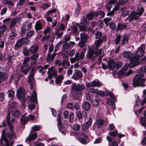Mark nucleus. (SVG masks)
Instances as JSON below:
<instances>
[{
  "label": "nucleus",
  "instance_id": "f257e3e1",
  "mask_svg": "<svg viewBox=\"0 0 146 146\" xmlns=\"http://www.w3.org/2000/svg\"><path fill=\"white\" fill-rule=\"evenodd\" d=\"M71 92L73 94H76L80 95L83 93L85 86L83 84H78L77 85L76 83H73L71 86Z\"/></svg>",
  "mask_w": 146,
  "mask_h": 146
},
{
  "label": "nucleus",
  "instance_id": "f03ea898",
  "mask_svg": "<svg viewBox=\"0 0 146 146\" xmlns=\"http://www.w3.org/2000/svg\"><path fill=\"white\" fill-rule=\"evenodd\" d=\"M144 76V75L143 73L139 74L135 76L133 80L132 83V85L134 87L144 86L145 80L142 78Z\"/></svg>",
  "mask_w": 146,
  "mask_h": 146
},
{
  "label": "nucleus",
  "instance_id": "7ed1b4c3",
  "mask_svg": "<svg viewBox=\"0 0 146 146\" xmlns=\"http://www.w3.org/2000/svg\"><path fill=\"white\" fill-rule=\"evenodd\" d=\"M94 50L92 48H89L88 50L86 56L88 59L94 60L96 58L100 55L102 53V49H99Z\"/></svg>",
  "mask_w": 146,
  "mask_h": 146
},
{
  "label": "nucleus",
  "instance_id": "20e7f679",
  "mask_svg": "<svg viewBox=\"0 0 146 146\" xmlns=\"http://www.w3.org/2000/svg\"><path fill=\"white\" fill-rule=\"evenodd\" d=\"M145 44L141 45L138 48L137 50L135 53V56H134L135 58H137L138 62L140 63L139 61V58L143 56L145 52Z\"/></svg>",
  "mask_w": 146,
  "mask_h": 146
},
{
  "label": "nucleus",
  "instance_id": "39448f33",
  "mask_svg": "<svg viewBox=\"0 0 146 146\" xmlns=\"http://www.w3.org/2000/svg\"><path fill=\"white\" fill-rule=\"evenodd\" d=\"M31 104L28 105V107L29 109L31 110H33L35 108V106L33 103L37 104L38 102L37 99V93L35 91L33 92L32 96L30 99Z\"/></svg>",
  "mask_w": 146,
  "mask_h": 146
},
{
  "label": "nucleus",
  "instance_id": "423d86ee",
  "mask_svg": "<svg viewBox=\"0 0 146 146\" xmlns=\"http://www.w3.org/2000/svg\"><path fill=\"white\" fill-rule=\"evenodd\" d=\"M84 52L82 51L80 54L79 52H76L75 57L74 58H70V62L72 63H74L76 61H78L80 59L82 60L85 57Z\"/></svg>",
  "mask_w": 146,
  "mask_h": 146
},
{
  "label": "nucleus",
  "instance_id": "0eeeda50",
  "mask_svg": "<svg viewBox=\"0 0 146 146\" xmlns=\"http://www.w3.org/2000/svg\"><path fill=\"white\" fill-rule=\"evenodd\" d=\"M65 28V26L63 23H62L59 25L58 28L55 31V33L57 38H60L62 36L63 34V31Z\"/></svg>",
  "mask_w": 146,
  "mask_h": 146
},
{
  "label": "nucleus",
  "instance_id": "6e6552de",
  "mask_svg": "<svg viewBox=\"0 0 146 146\" xmlns=\"http://www.w3.org/2000/svg\"><path fill=\"white\" fill-rule=\"evenodd\" d=\"M123 55L125 58L129 59L130 63H131V60H133L134 62L137 61L139 63V64H140V62L138 61L137 58H135L134 56H133V54L131 52L124 51L123 52Z\"/></svg>",
  "mask_w": 146,
  "mask_h": 146
},
{
  "label": "nucleus",
  "instance_id": "1a4fd4ad",
  "mask_svg": "<svg viewBox=\"0 0 146 146\" xmlns=\"http://www.w3.org/2000/svg\"><path fill=\"white\" fill-rule=\"evenodd\" d=\"M1 144L3 146H9V141L6 137L5 134V130L2 131L1 139L0 141Z\"/></svg>",
  "mask_w": 146,
  "mask_h": 146
},
{
  "label": "nucleus",
  "instance_id": "9d476101",
  "mask_svg": "<svg viewBox=\"0 0 146 146\" xmlns=\"http://www.w3.org/2000/svg\"><path fill=\"white\" fill-rule=\"evenodd\" d=\"M139 16L134 11H132L130 15H129L128 17L126 18L129 21V22H131L134 20H136L139 18Z\"/></svg>",
  "mask_w": 146,
  "mask_h": 146
},
{
  "label": "nucleus",
  "instance_id": "9b49d317",
  "mask_svg": "<svg viewBox=\"0 0 146 146\" xmlns=\"http://www.w3.org/2000/svg\"><path fill=\"white\" fill-rule=\"evenodd\" d=\"M138 65H139V63L137 62H134L133 60H131V63H130L129 64H126L121 69L126 72V70H127L128 67L132 68Z\"/></svg>",
  "mask_w": 146,
  "mask_h": 146
},
{
  "label": "nucleus",
  "instance_id": "f8f14e48",
  "mask_svg": "<svg viewBox=\"0 0 146 146\" xmlns=\"http://www.w3.org/2000/svg\"><path fill=\"white\" fill-rule=\"evenodd\" d=\"M83 76V74L80 70H75L72 76V78L75 80H77L78 79Z\"/></svg>",
  "mask_w": 146,
  "mask_h": 146
},
{
  "label": "nucleus",
  "instance_id": "ddd939ff",
  "mask_svg": "<svg viewBox=\"0 0 146 146\" xmlns=\"http://www.w3.org/2000/svg\"><path fill=\"white\" fill-rule=\"evenodd\" d=\"M27 42V39L25 38H22L19 40L15 44V48L16 49H18L21 45L23 44H26Z\"/></svg>",
  "mask_w": 146,
  "mask_h": 146
},
{
  "label": "nucleus",
  "instance_id": "4468645a",
  "mask_svg": "<svg viewBox=\"0 0 146 146\" xmlns=\"http://www.w3.org/2000/svg\"><path fill=\"white\" fill-rule=\"evenodd\" d=\"M30 69V66L28 64H23L21 66V69L22 72L25 75L27 74Z\"/></svg>",
  "mask_w": 146,
  "mask_h": 146
},
{
  "label": "nucleus",
  "instance_id": "2eb2a0df",
  "mask_svg": "<svg viewBox=\"0 0 146 146\" xmlns=\"http://www.w3.org/2000/svg\"><path fill=\"white\" fill-rule=\"evenodd\" d=\"M38 49V46L35 44H32L29 48L30 53L31 54H36Z\"/></svg>",
  "mask_w": 146,
  "mask_h": 146
},
{
  "label": "nucleus",
  "instance_id": "dca6fc26",
  "mask_svg": "<svg viewBox=\"0 0 146 146\" xmlns=\"http://www.w3.org/2000/svg\"><path fill=\"white\" fill-rule=\"evenodd\" d=\"M132 72V71L131 70H129L126 73L122 70L121 69L118 72V75L121 78L128 76L130 75Z\"/></svg>",
  "mask_w": 146,
  "mask_h": 146
},
{
  "label": "nucleus",
  "instance_id": "f3484780",
  "mask_svg": "<svg viewBox=\"0 0 146 146\" xmlns=\"http://www.w3.org/2000/svg\"><path fill=\"white\" fill-rule=\"evenodd\" d=\"M57 53L53 52L51 55V53L48 52L46 57V61L48 62H52Z\"/></svg>",
  "mask_w": 146,
  "mask_h": 146
},
{
  "label": "nucleus",
  "instance_id": "a211bd4d",
  "mask_svg": "<svg viewBox=\"0 0 146 146\" xmlns=\"http://www.w3.org/2000/svg\"><path fill=\"white\" fill-rule=\"evenodd\" d=\"M104 37L103 36L102 39H98L96 40L94 42L95 46V49L96 50H98L99 47L100 46L101 44L103 42L104 40Z\"/></svg>",
  "mask_w": 146,
  "mask_h": 146
},
{
  "label": "nucleus",
  "instance_id": "6ab92c4d",
  "mask_svg": "<svg viewBox=\"0 0 146 146\" xmlns=\"http://www.w3.org/2000/svg\"><path fill=\"white\" fill-rule=\"evenodd\" d=\"M108 68L110 70H113L115 66V63L113 59H111L107 62Z\"/></svg>",
  "mask_w": 146,
  "mask_h": 146
},
{
  "label": "nucleus",
  "instance_id": "aec40b11",
  "mask_svg": "<svg viewBox=\"0 0 146 146\" xmlns=\"http://www.w3.org/2000/svg\"><path fill=\"white\" fill-rule=\"evenodd\" d=\"M47 73L48 74V77L49 79H51L52 76H54L55 78L57 77V72L52 69H49Z\"/></svg>",
  "mask_w": 146,
  "mask_h": 146
},
{
  "label": "nucleus",
  "instance_id": "412c9836",
  "mask_svg": "<svg viewBox=\"0 0 146 146\" xmlns=\"http://www.w3.org/2000/svg\"><path fill=\"white\" fill-rule=\"evenodd\" d=\"M75 44L74 42L72 41L69 42H64L63 45V48L64 49H68L70 47L72 48Z\"/></svg>",
  "mask_w": 146,
  "mask_h": 146
},
{
  "label": "nucleus",
  "instance_id": "4be33fe9",
  "mask_svg": "<svg viewBox=\"0 0 146 146\" xmlns=\"http://www.w3.org/2000/svg\"><path fill=\"white\" fill-rule=\"evenodd\" d=\"M3 71V69L0 68V83H2L5 79L7 78V77Z\"/></svg>",
  "mask_w": 146,
  "mask_h": 146
},
{
  "label": "nucleus",
  "instance_id": "5701e85b",
  "mask_svg": "<svg viewBox=\"0 0 146 146\" xmlns=\"http://www.w3.org/2000/svg\"><path fill=\"white\" fill-rule=\"evenodd\" d=\"M65 60L62 62V65L64 68L65 69H67L68 68L70 64V62L67 61L68 59L67 57L66 56H65Z\"/></svg>",
  "mask_w": 146,
  "mask_h": 146
},
{
  "label": "nucleus",
  "instance_id": "b1692460",
  "mask_svg": "<svg viewBox=\"0 0 146 146\" xmlns=\"http://www.w3.org/2000/svg\"><path fill=\"white\" fill-rule=\"evenodd\" d=\"M84 125H86V127H89L91 125L92 122V118L89 116L88 117H86L85 119Z\"/></svg>",
  "mask_w": 146,
  "mask_h": 146
},
{
  "label": "nucleus",
  "instance_id": "393cba45",
  "mask_svg": "<svg viewBox=\"0 0 146 146\" xmlns=\"http://www.w3.org/2000/svg\"><path fill=\"white\" fill-rule=\"evenodd\" d=\"M37 137V134L36 133H31L28 136V137L26 139V141H31L34 140L36 139Z\"/></svg>",
  "mask_w": 146,
  "mask_h": 146
},
{
  "label": "nucleus",
  "instance_id": "a878e982",
  "mask_svg": "<svg viewBox=\"0 0 146 146\" xmlns=\"http://www.w3.org/2000/svg\"><path fill=\"white\" fill-rule=\"evenodd\" d=\"M17 92L18 97L23 98L25 97V94L23 89L21 88H19L17 90Z\"/></svg>",
  "mask_w": 146,
  "mask_h": 146
},
{
  "label": "nucleus",
  "instance_id": "bb28decb",
  "mask_svg": "<svg viewBox=\"0 0 146 146\" xmlns=\"http://www.w3.org/2000/svg\"><path fill=\"white\" fill-rule=\"evenodd\" d=\"M34 75L30 74L28 76V81L30 84V88L31 89L33 88V82L34 79Z\"/></svg>",
  "mask_w": 146,
  "mask_h": 146
},
{
  "label": "nucleus",
  "instance_id": "cd10ccee",
  "mask_svg": "<svg viewBox=\"0 0 146 146\" xmlns=\"http://www.w3.org/2000/svg\"><path fill=\"white\" fill-rule=\"evenodd\" d=\"M92 87H99L102 84V83L98 80H95L92 81Z\"/></svg>",
  "mask_w": 146,
  "mask_h": 146
},
{
  "label": "nucleus",
  "instance_id": "c85d7f7f",
  "mask_svg": "<svg viewBox=\"0 0 146 146\" xmlns=\"http://www.w3.org/2000/svg\"><path fill=\"white\" fill-rule=\"evenodd\" d=\"M95 38L96 39H102V37H104V40H106V37L105 35H102V33L100 31L97 32L95 34Z\"/></svg>",
  "mask_w": 146,
  "mask_h": 146
},
{
  "label": "nucleus",
  "instance_id": "c756f323",
  "mask_svg": "<svg viewBox=\"0 0 146 146\" xmlns=\"http://www.w3.org/2000/svg\"><path fill=\"white\" fill-rule=\"evenodd\" d=\"M98 16V14L97 12H92L89 13L87 15V17L88 20H92L93 18L95 16L97 17Z\"/></svg>",
  "mask_w": 146,
  "mask_h": 146
},
{
  "label": "nucleus",
  "instance_id": "7c9ffc66",
  "mask_svg": "<svg viewBox=\"0 0 146 146\" xmlns=\"http://www.w3.org/2000/svg\"><path fill=\"white\" fill-rule=\"evenodd\" d=\"M104 121L102 119H98L96 120L95 125V127L99 128L101 127L104 124Z\"/></svg>",
  "mask_w": 146,
  "mask_h": 146
},
{
  "label": "nucleus",
  "instance_id": "2f4dec72",
  "mask_svg": "<svg viewBox=\"0 0 146 146\" xmlns=\"http://www.w3.org/2000/svg\"><path fill=\"white\" fill-rule=\"evenodd\" d=\"M21 123L22 124H25L29 121V119L28 117L25 116V115H23L21 119Z\"/></svg>",
  "mask_w": 146,
  "mask_h": 146
},
{
  "label": "nucleus",
  "instance_id": "473e14b6",
  "mask_svg": "<svg viewBox=\"0 0 146 146\" xmlns=\"http://www.w3.org/2000/svg\"><path fill=\"white\" fill-rule=\"evenodd\" d=\"M35 27L36 31L40 30L42 29L41 23L39 21H38L36 22Z\"/></svg>",
  "mask_w": 146,
  "mask_h": 146
},
{
  "label": "nucleus",
  "instance_id": "72a5a7b5",
  "mask_svg": "<svg viewBox=\"0 0 146 146\" xmlns=\"http://www.w3.org/2000/svg\"><path fill=\"white\" fill-rule=\"evenodd\" d=\"M129 38L127 35H124L122 36V40L121 42L122 45H124L125 44L128 43Z\"/></svg>",
  "mask_w": 146,
  "mask_h": 146
},
{
  "label": "nucleus",
  "instance_id": "f704fd0d",
  "mask_svg": "<svg viewBox=\"0 0 146 146\" xmlns=\"http://www.w3.org/2000/svg\"><path fill=\"white\" fill-rule=\"evenodd\" d=\"M6 135L8 138L11 139L15 138L16 137L15 133L13 131L8 132L6 133Z\"/></svg>",
  "mask_w": 146,
  "mask_h": 146
},
{
  "label": "nucleus",
  "instance_id": "c9c22d12",
  "mask_svg": "<svg viewBox=\"0 0 146 146\" xmlns=\"http://www.w3.org/2000/svg\"><path fill=\"white\" fill-rule=\"evenodd\" d=\"M33 54L30 57L31 59L33 61L32 64H35L36 63V60L38 57V54Z\"/></svg>",
  "mask_w": 146,
  "mask_h": 146
},
{
  "label": "nucleus",
  "instance_id": "e433bc0d",
  "mask_svg": "<svg viewBox=\"0 0 146 146\" xmlns=\"http://www.w3.org/2000/svg\"><path fill=\"white\" fill-rule=\"evenodd\" d=\"M18 20L19 19L17 18L12 19L10 22V24L9 26V28H14L15 25Z\"/></svg>",
  "mask_w": 146,
  "mask_h": 146
},
{
  "label": "nucleus",
  "instance_id": "4c0bfd02",
  "mask_svg": "<svg viewBox=\"0 0 146 146\" xmlns=\"http://www.w3.org/2000/svg\"><path fill=\"white\" fill-rule=\"evenodd\" d=\"M83 108L86 110L88 111L90 109L91 107L90 104L88 102H84L82 105Z\"/></svg>",
  "mask_w": 146,
  "mask_h": 146
},
{
  "label": "nucleus",
  "instance_id": "58836bf2",
  "mask_svg": "<svg viewBox=\"0 0 146 146\" xmlns=\"http://www.w3.org/2000/svg\"><path fill=\"white\" fill-rule=\"evenodd\" d=\"M3 3L8 5L9 7H13L14 5L11 0H3Z\"/></svg>",
  "mask_w": 146,
  "mask_h": 146
},
{
  "label": "nucleus",
  "instance_id": "ea45409f",
  "mask_svg": "<svg viewBox=\"0 0 146 146\" xmlns=\"http://www.w3.org/2000/svg\"><path fill=\"white\" fill-rule=\"evenodd\" d=\"M7 60L8 61V62L10 63H13L16 60L15 56L10 55L8 56Z\"/></svg>",
  "mask_w": 146,
  "mask_h": 146
},
{
  "label": "nucleus",
  "instance_id": "a19ab883",
  "mask_svg": "<svg viewBox=\"0 0 146 146\" xmlns=\"http://www.w3.org/2000/svg\"><path fill=\"white\" fill-rule=\"evenodd\" d=\"M121 36L120 35H118L113 41V43L115 45H117L119 43L121 39Z\"/></svg>",
  "mask_w": 146,
  "mask_h": 146
},
{
  "label": "nucleus",
  "instance_id": "79ce46f5",
  "mask_svg": "<svg viewBox=\"0 0 146 146\" xmlns=\"http://www.w3.org/2000/svg\"><path fill=\"white\" fill-rule=\"evenodd\" d=\"M80 40L87 42L88 36L86 34L81 33L80 34Z\"/></svg>",
  "mask_w": 146,
  "mask_h": 146
},
{
  "label": "nucleus",
  "instance_id": "37998d69",
  "mask_svg": "<svg viewBox=\"0 0 146 146\" xmlns=\"http://www.w3.org/2000/svg\"><path fill=\"white\" fill-rule=\"evenodd\" d=\"M17 106V103L16 102L14 101L11 103L9 106V111H13L15 108Z\"/></svg>",
  "mask_w": 146,
  "mask_h": 146
},
{
  "label": "nucleus",
  "instance_id": "c03bdc74",
  "mask_svg": "<svg viewBox=\"0 0 146 146\" xmlns=\"http://www.w3.org/2000/svg\"><path fill=\"white\" fill-rule=\"evenodd\" d=\"M63 79V76L62 75H60L56 78L55 81V82L56 84H59Z\"/></svg>",
  "mask_w": 146,
  "mask_h": 146
},
{
  "label": "nucleus",
  "instance_id": "a18cd8bd",
  "mask_svg": "<svg viewBox=\"0 0 146 146\" xmlns=\"http://www.w3.org/2000/svg\"><path fill=\"white\" fill-rule=\"evenodd\" d=\"M127 27V26L124 24L118 23L117 25V27L116 29L117 31L123 29H125Z\"/></svg>",
  "mask_w": 146,
  "mask_h": 146
},
{
  "label": "nucleus",
  "instance_id": "49530a36",
  "mask_svg": "<svg viewBox=\"0 0 146 146\" xmlns=\"http://www.w3.org/2000/svg\"><path fill=\"white\" fill-rule=\"evenodd\" d=\"M144 11V8L143 7H138L137 8V12H136L139 16H141Z\"/></svg>",
  "mask_w": 146,
  "mask_h": 146
},
{
  "label": "nucleus",
  "instance_id": "de8ad7c7",
  "mask_svg": "<svg viewBox=\"0 0 146 146\" xmlns=\"http://www.w3.org/2000/svg\"><path fill=\"white\" fill-rule=\"evenodd\" d=\"M80 128V126L78 123H75L72 126V129L75 131L79 130Z\"/></svg>",
  "mask_w": 146,
  "mask_h": 146
},
{
  "label": "nucleus",
  "instance_id": "09e8293b",
  "mask_svg": "<svg viewBox=\"0 0 146 146\" xmlns=\"http://www.w3.org/2000/svg\"><path fill=\"white\" fill-rule=\"evenodd\" d=\"M22 52L23 54L25 56H28L29 53H30L29 49H28L26 47H25L23 48Z\"/></svg>",
  "mask_w": 146,
  "mask_h": 146
},
{
  "label": "nucleus",
  "instance_id": "8fccbe9b",
  "mask_svg": "<svg viewBox=\"0 0 146 146\" xmlns=\"http://www.w3.org/2000/svg\"><path fill=\"white\" fill-rule=\"evenodd\" d=\"M12 111L13 112V117L16 118L19 117L20 115V113L19 111L15 110L13 111V110Z\"/></svg>",
  "mask_w": 146,
  "mask_h": 146
},
{
  "label": "nucleus",
  "instance_id": "3c124183",
  "mask_svg": "<svg viewBox=\"0 0 146 146\" xmlns=\"http://www.w3.org/2000/svg\"><path fill=\"white\" fill-rule=\"evenodd\" d=\"M141 123L144 127H146V117H142L141 118Z\"/></svg>",
  "mask_w": 146,
  "mask_h": 146
},
{
  "label": "nucleus",
  "instance_id": "603ef678",
  "mask_svg": "<svg viewBox=\"0 0 146 146\" xmlns=\"http://www.w3.org/2000/svg\"><path fill=\"white\" fill-rule=\"evenodd\" d=\"M7 27L5 25H3L0 27V33L3 35L4 31L7 30Z\"/></svg>",
  "mask_w": 146,
  "mask_h": 146
},
{
  "label": "nucleus",
  "instance_id": "864d4df0",
  "mask_svg": "<svg viewBox=\"0 0 146 146\" xmlns=\"http://www.w3.org/2000/svg\"><path fill=\"white\" fill-rule=\"evenodd\" d=\"M109 27L113 31H114L116 27L115 24L113 21H111L109 23Z\"/></svg>",
  "mask_w": 146,
  "mask_h": 146
},
{
  "label": "nucleus",
  "instance_id": "5fc2aeb1",
  "mask_svg": "<svg viewBox=\"0 0 146 146\" xmlns=\"http://www.w3.org/2000/svg\"><path fill=\"white\" fill-rule=\"evenodd\" d=\"M57 121H58V126L61 127H62L61 125V117H60V114L59 113L58 115L57 118Z\"/></svg>",
  "mask_w": 146,
  "mask_h": 146
},
{
  "label": "nucleus",
  "instance_id": "6e6d98bb",
  "mask_svg": "<svg viewBox=\"0 0 146 146\" xmlns=\"http://www.w3.org/2000/svg\"><path fill=\"white\" fill-rule=\"evenodd\" d=\"M41 127L40 125H34L32 127V130L36 131H39L41 128Z\"/></svg>",
  "mask_w": 146,
  "mask_h": 146
},
{
  "label": "nucleus",
  "instance_id": "4d7b16f0",
  "mask_svg": "<svg viewBox=\"0 0 146 146\" xmlns=\"http://www.w3.org/2000/svg\"><path fill=\"white\" fill-rule=\"evenodd\" d=\"M107 102L109 105L111 106L113 108H114L115 104L113 101H111L110 99H107Z\"/></svg>",
  "mask_w": 146,
  "mask_h": 146
},
{
  "label": "nucleus",
  "instance_id": "13d9d810",
  "mask_svg": "<svg viewBox=\"0 0 146 146\" xmlns=\"http://www.w3.org/2000/svg\"><path fill=\"white\" fill-rule=\"evenodd\" d=\"M34 31H29L27 33L26 36L28 38H30L34 34Z\"/></svg>",
  "mask_w": 146,
  "mask_h": 146
},
{
  "label": "nucleus",
  "instance_id": "bf43d9fd",
  "mask_svg": "<svg viewBox=\"0 0 146 146\" xmlns=\"http://www.w3.org/2000/svg\"><path fill=\"white\" fill-rule=\"evenodd\" d=\"M106 95L107 96H109L110 98L113 101H115V98L113 94V93L110 92H108V93Z\"/></svg>",
  "mask_w": 146,
  "mask_h": 146
},
{
  "label": "nucleus",
  "instance_id": "052dcab7",
  "mask_svg": "<svg viewBox=\"0 0 146 146\" xmlns=\"http://www.w3.org/2000/svg\"><path fill=\"white\" fill-rule=\"evenodd\" d=\"M106 95L107 96H109L110 98L113 101H115V98L113 94V93L110 92H108V93Z\"/></svg>",
  "mask_w": 146,
  "mask_h": 146
},
{
  "label": "nucleus",
  "instance_id": "680f3d73",
  "mask_svg": "<svg viewBox=\"0 0 146 146\" xmlns=\"http://www.w3.org/2000/svg\"><path fill=\"white\" fill-rule=\"evenodd\" d=\"M56 11V9H54L52 10H49L46 12V15L47 16H48V15L52 13L55 12Z\"/></svg>",
  "mask_w": 146,
  "mask_h": 146
},
{
  "label": "nucleus",
  "instance_id": "e2e57ef3",
  "mask_svg": "<svg viewBox=\"0 0 146 146\" xmlns=\"http://www.w3.org/2000/svg\"><path fill=\"white\" fill-rule=\"evenodd\" d=\"M86 42L80 40V41L78 43V46L80 47L83 48L85 46V44Z\"/></svg>",
  "mask_w": 146,
  "mask_h": 146
},
{
  "label": "nucleus",
  "instance_id": "0e129e2a",
  "mask_svg": "<svg viewBox=\"0 0 146 146\" xmlns=\"http://www.w3.org/2000/svg\"><path fill=\"white\" fill-rule=\"evenodd\" d=\"M50 27L48 26L44 30L43 34L44 35L47 34L50 31Z\"/></svg>",
  "mask_w": 146,
  "mask_h": 146
},
{
  "label": "nucleus",
  "instance_id": "69168bd1",
  "mask_svg": "<svg viewBox=\"0 0 146 146\" xmlns=\"http://www.w3.org/2000/svg\"><path fill=\"white\" fill-rule=\"evenodd\" d=\"M78 141L83 144H85L86 142V140L84 138L81 137H78Z\"/></svg>",
  "mask_w": 146,
  "mask_h": 146
},
{
  "label": "nucleus",
  "instance_id": "338daca9",
  "mask_svg": "<svg viewBox=\"0 0 146 146\" xmlns=\"http://www.w3.org/2000/svg\"><path fill=\"white\" fill-rule=\"evenodd\" d=\"M50 37L49 35H44L42 37L41 40L42 42L47 41L48 40Z\"/></svg>",
  "mask_w": 146,
  "mask_h": 146
},
{
  "label": "nucleus",
  "instance_id": "774afa93",
  "mask_svg": "<svg viewBox=\"0 0 146 146\" xmlns=\"http://www.w3.org/2000/svg\"><path fill=\"white\" fill-rule=\"evenodd\" d=\"M122 66V63L120 61H117L115 63V67L116 69L120 68Z\"/></svg>",
  "mask_w": 146,
  "mask_h": 146
}]
</instances>
